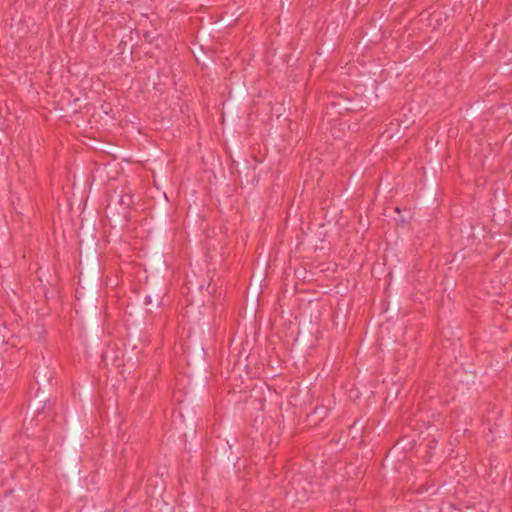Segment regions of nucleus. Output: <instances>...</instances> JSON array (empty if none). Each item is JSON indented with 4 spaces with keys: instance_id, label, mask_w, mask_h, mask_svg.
Wrapping results in <instances>:
<instances>
[{
    "instance_id": "nucleus-1",
    "label": "nucleus",
    "mask_w": 512,
    "mask_h": 512,
    "mask_svg": "<svg viewBox=\"0 0 512 512\" xmlns=\"http://www.w3.org/2000/svg\"><path fill=\"white\" fill-rule=\"evenodd\" d=\"M43 397L44 396L40 395L38 391L35 397L29 402L28 413L32 415L29 424H32L35 421L36 425H38V423L41 421L40 417H46L50 411L51 405L47 403L46 400H43Z\"/></svg>"
},
{
    "instance_id": "nucleus-2",
    "label": "nucleus",
    "mask_w": 512,
    "mask_h": 512,
    "mask_svg": "<svg viewBox=\"0 0 512 512\" xmlns=\"http://www.w3.org/2000/svg\"><path fill=\"white\" fill-rule=\"evenodd\" d=\"M119 204L128 209L132 204V196L129 194L121 195L119 198Z\"/></svg>"
},
{
    "instance_id": "nucleus-3",
    "label": "nucleus",
    "mask_w": 512,
    "mask_h": 512,
    "mask_svg": "<svg viewBox=\"0 0 512 512\" xmlns=\"http://www.w3.org/2000/svg\"><path fill=\"white\" fill-rule=\"evenodd\" d=\"M313 414L319 416V420H322L327 415V409L325 407H316Z\"/></svg>"
},
{
    "instance_id": "nucleus-4",
    "label": "nucleus",
    "mask_w": 512,
    "mask_h": 512,
    "mask_svg": "<svg viewBox=\"0 0 512 512\" xmlns=\"http://www.w3.org/2000/svg\"><path fill=\"white\" fill-rule=\"evenodd\" d=\"M145 304L148 305V304H151L152 303V297L150 295H147L145 297Z\"/></svg>"
}]
</instances>
